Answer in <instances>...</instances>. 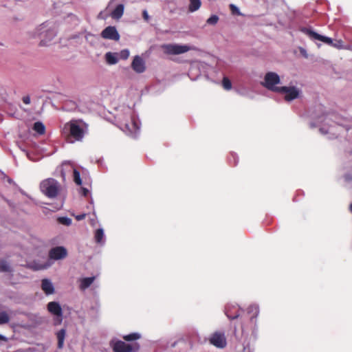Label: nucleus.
I'll list each match as a JSON object with an SVG mask.
<instances>
[{"mask_svg": "<svg viewBox=\"0 0 352 352\" xmlns=\"http://www.w3.org/2000/svg\"><path fill=\"white\" fill-rule=\"evenodd\" d=\"M101 36L105 39H110L116 41L120 39V34L114 26H108L104 28L101 32Z\"/></svg>", "mask_w": 352, "mask_h": 352, "instance_id": "ddd939ff", "label": "nucleus"}, {"mask_svg": "<svg viewBox=\"0 0 352 352\" xmlns=\"http://www.w3.org/2000/svg\"><path fill=\"white\" fill-rule=\"evenodd\" d=\"M124 13V6L122 4L118 5L112 12V17L114 19H120Z\"/></svg>", "mask_w": 352, "mask_h": 352, "instance_id": "aec40b11", "label": "nucleus"}, {"mask_svg": "<svg viewBox=\"0 0 352 352\" xmlns=\"http://www.w3.org/2000/svg\"><path fill=\"white\" fill-rule=\"evenodd\" d=\"M225 314L230 320L236 319L240 316L239 309L235 306H232V307L227 306L225 309Z\"/></svg>", "mask_w": 352, "mask_h": 352, "instance_id": "2eb2a0df", "label": "nucleus"}, {"mask_svg": "<svg viewBox=\"0 0 352 352\" xmlns=\"http://www.w3.org/2000/svg\"><path fill=\"white\" fill-rule=\"evenodd\" d=\"M222 85L226 90H230L232 88V82L227 77L223 78Z\"/></svg>", "mask_w": 352, "mask_h": 352, "instance_id": "c85d7f7f", "label": "nucleus"}, {"mask_svg": "<svg viewBox=\"0 0 352 352\" xmlns=\"http://www.w3.org/2000/svg\"><path fill=\"white\" fill-rule=\"evenodd\" d=\"M201 5L200 0H190V4L188 7V10L191 12L197 11L199 10Z\"/></svg>", "mask_w": 352, "mask_h": 352, "instance_id": "4be33fe9", "label": "nucleus"}, {"mask_svg": "<svg viewBox=\"0 0 352 352\" xmlns=\"http://www.w3.org/2000/svg\"><path fill=\"white\" fill-rule=\"evenodd\" d=\"M22 100L25 104H29L30 103V98L29 96H23Z\"/></svg>", "mask_w": 352, "mask_h": 352, "instance_id": "c9c22d12", "label": "nucleus"}, {"mask_svg": "<svg viewBox=\"0 0 352 352\" xmlns=\"http://www.w3.org/2000/svg\"><path fill=\"white\" fill-rule=\"evenodd\" d=\"M33 129L40 135H43L45 132V127L41 122H36L34 124Z\"/></svg>", "mask_w": 352, "mask_h": 352, "instance_id": "b1692460", "label": "nucleus"}, {"mask_svg": "<svg viewBox=\"0 0 352 352\" xmlns=\"http://www.w3.org/2000/svg\"><path fill=\"white\" fill-rule=\"evenodd\" d=\"M95 277H87L83 278L80 280V288L82 290H85L88 288L94 281Z\"/></svg>", "mask_w": 352, "mask_h": 352, "instance_id": "6ab92c4d", "label": "nucleus"}, {"mask_svg": "<svg viewBox=\"0 0 352 352\" xmlns=\"http://www.w3.org/2000/svg\"><path fill=\"white\" fill-rule=\"evenodd\" d=\"M302 32L308 35L310 38L322 41L324 43L328 44L336 49L340 50L344 48V43L341 39L336 40L333 41L331 38L320 35L317 32H315L314 31L307 28H303Z\"/></svg>", "mask_w": 352, "mask_h": 352, "instance_id": "20e7f679", "label": "nucleus"}, {"mask_svg": "<svg viewBox=\"0 0 352 352\" xmlns=\"http://www.w3.org/2000/svg\"><path fill=\"white\" fill-rule=\"evenodd\" d=\"M129 51L126 49L122 50L120 51V52L118 54L119 58L122 60H126L129 56Z\"/></svg>", "mask_w": 352, "mask_h": 352, "instance_id": "2f4dec72", "label": "nucleus"}, {"mask_svg": "<svg viewBox=\"0 0 352 352\" xmlns=\"http://www.w3.org/2000/svg\"><path fill=\"white\" fill-rule=\"evenodd\" d=\"M230 11L232 14H234V15H240L241 14V12L239 11V8L234 4L230 5Z\"/></svg>", "mask_w": 352, "mask_h": 352, "instance_id": "473e14b6", "label": "nucleus"}, {"mask_svg": "<svg viewBox=\"0 0 352 352\" xmlns=\"http://www.w3.org/2000/svg\"><path fill=\"white\" fill-rule=\"evenodd\" d=\"M0 340H3V341H5V342H7L8 341V338H6L4 336L0 334Z\"/></svg>", "mask_w": 352, "mask_h": 352, "instance_id": "4c0bfd02", "label": "nucleus"}, {"mask_svg": "<svg viewBox=\"0 0 352 352\" xmlns=\"http://www.w3.org/2000/svg\"><path fill=\"white\" fill-rule=\"evenodd\" d=\"M140 338H141V335L139 333H136V332L131 333L128 335H125V336H122V338L124 339V340H125L126 342L135 341V340L140 339Z\"/></svg>", "mask_w": 352, "mask_h": 352, "instance_id": "412c9836", "label": "nucleus"}, {"mask_svg": "<svg viewBox=\"0 0 352 352\" xmlns=\"http://www.w3.org/2000/svg\"><path fill=\"white\" fill-rule=\"evenodd\" d=\"M105 58L107 62L110 65L116 64L118 61V58L116 57V54L111 52H107L105 54Z\"/></svg>", "mask_w": 352, "mask_h": 352, "instance_id": "5701e85b", "label": "nucleus"}, {"mask_svg": "<svg viewBox=\"0 0 352 352\" xmlns=\"http://www.w3.org/2000/svg\"><path fill=\"white\" fill-rule=\"evenodd\" d=\"M63 135L67 142L81 141L85 135L84 129L80 126L77 120L67 122L63 129Z\"/></svg>", "mask_w": 352, "mask_h": 352, "instance_id": "f257e3e1", "label": "nucleus"}, {"mask_svg": "<svg viewBox=\"0 0 352 352\" xmlns=\"http://www.w3.org/2000/svg\"><path fill=\"white\" fill-rule=\"evenodd\" d=\"M11 269L9 264L6 261H0V272H10Z\"/></svg>", "mask_w": 352, "mask_h": 352, "instance_id": "cd10ccee", "label": "nucleus"}, {"mask_svg": "<svg viewBox=\"0 0 352 352\" xmlns=\"http://www.w3.org/2000/svg\"><path fill=\"white\" fill-rule=\"evenodd\" d=\"M345 178L348 181H350L352 179V177L351 175H346Z\"/></svg>", "mask_w": 352, "mask_h": 352, "instance_id": "58836bf2", "label": "nucleus"}, {"mask_svg": "<svg viewBox=\"0 0 352 352\" xmlns=\"http://www.w3.org/2000/svg\"><path fill=\"white\" fill-rule=\"evenodd\" d=\"M66 336V330L65 329H62L58 331L56 333V337L58 340V348L62 349L64 345V340Z\"/></svg>", "mask_w": 352, "mask_h": 352, "instance_id": "a211bd4d", "label": "nucleus"}, {"mask_svg": "<svg viewBox=\"0 0 352 352\" xmlns=\"http://www.w3.org/2000/svg\"><path fill=\"white\" fill-rule=\"evenodd\" d=\"M279 76L274 72H267L265 76L264 86L269 90L278 92L280 87L276 86L280 83Z\"/></svg>", "mask_w": 352, "mask_h": 352, "instance_id": "423d86ee", "label": "nucleus"}, {"mask_svg": "<svg viewBox=\"0 0 352 352\" xmlns=\"http://www.w3.org/2000/svg\"><path fill=\"white\" fill-rule=\"evenodd\" d=\"M132 69L137 73H143L145 69L144 60L139 56H135L131 63Z\"/></svg>", "mask_w": 352, "mask_h": 352, "instance_id": "4468645a", "label": "nucleus"}, {"mask_svg": "<svg viewBox=\"0 0 352 352\" xmlns=\"http://www.w3.org/2000/svg\"><path fill=\"white\" fill-rule=\"evenodd\" d=\"M125 129L131 134H135L140 129L138 122L134 118H131L129 123L125 124Z\"/></svg>", "mask_w": 352, "mask_h": 352, "instance_id": "f3484780", "label": "nucleus"}, {"mask_svg": "<svg viewBox=\"0 0 352 352\" xmlns=\"http://www.w3.org/2000/svg\"><path fill=\"white\" fill-rule=\"evenodd\" d=\"M10 321V317L6 311L0 312V325L7 324Z\"/></svg>", "mask_w": 352, "mask_h": 352, "instance_id": "a878e982", "label": "nucleus"}, {"mask_svg": "<svg viewBox=\"0 0 352 352\" xmlns=\"http://www.w3.org/2000/svg\"><path fill=\"white\" fill-rule=\"evenodd\" d=\"M278 93L285 94V100L292 101L299 96V90L295 87H280Z\"/></svg>", "mask_w": 352, "mask_h": 352, "instance_id": "9b49d317", "label": "nucleus"}, {"mask_svg": "<svg viewBox=\"0 0 352 352\" xmlns=\"http://www.w3.org/2000/svg\"><path fill=\"white\" fill-rule=\"evenodd\" d=\"M104 237V231L102 228H98L95 232V241L97 243H101Z\"/></svg>", "mask_w": 352, "mask_h": 352, "instance_id": "393cba45", "label": "nucleus"}, {"mask_svg": "<svg viewBox=\"0 0 352 352\" xmlns=\"http://www.w3.org/2000/svg\"><path fill=\"white\" fill-rule=\"evenodd\" d=\"M41 192L49 198L56 197L60 190L58 182L52 178L43 180L40 184Z\"/></svg>", "mask_w": 352, "mask_h": 352, "instance_id": "7ed1b4c3", "label": "nucleus"}, {"mask_svg": "<svg viewBox=\"0 0 352 352\" xmlns=\"http://www.w3.org/2000/svg\"><path fill=\"white\" fill-rule=\"evenodd\" d=\"M58 222L65 226H70L72 224V219L68 217H59L58 218Z\"/></svg>", "mask_w": 352, "mask_h": 352, "instance_id": "c756f323", "label": "nucleus"}, {"mask_svg": "<svg viewBox=\"0 0 352 352\" xmlns=\"http://www.w3.org/2000/svg\"><path fill=\"white\" fill-rule=\"evenodd\" d=\"M73 176H74V182L78 185V186H80L82 184V180H81V178H80V172L76 170V169H74V171H73Z\"/></svg>", "mask_w": 352, "mask_h": 352, "instance_id": "bb28decb", "label": "nucleus"}, {"mask_svg": "<svg viewBox=\"0 0 352 352\" xmlns=\"http://www.w3.org/2000/svg\"><path fill=\"white\" fill-rule=\"evenodd\" d=\"M41 289L46 295L52 294L54 292V287L52 282L47 278L42 280Z\"/></svg>", "mask_w": 352, "mask_h": 352, "instance_id": "dca6fc26", "label": "nucleus"}, {"mask_svg": "<svg viewBox=\"0 0 352 352\" xmlns=\"http://www.w3.org/2000/svg\"><path fill=\"white\" fill-rule=\"evenodd\" d=\"M80 193L82 196L87 197L89 194V190L86 188L81 187L80 188Z\"/></svg>", "mask_w": 352, "mask_h": 352, "instance_id": "f704fd0d", "label": "nucleus"}, {"mask_svg": "<svg viewBox=\"0 0 352 352\" xmlns=\"http://www.w3.org/2000/svg\"><path fill=\"white\" fill-rule=\"evenodd\" d=\"M210 343L214 346L223 349L227 345L226 338L224 333L221 331H215L209 338Z\"/></svg>", "mask_w": 352, "mask_h": 352, "instance_id": "9d476101", "label": "nucleus"}, {"mask_svg": "<svg viewBox=\"0 0 352 352\" xmlns=\"http://www.w3.org/2000/svg\"><path fill=\"white\" fill-rule=\"evenodd\" d=\"M36 35H34V37L38 36L41 38H43L41 39L39 44L41 46L47 45V43L55 36L54 32L51 30H47L46 27L43 24L40 25V27L36 30Z\"/></svg>", "mask_w": 352, "mask_h": 352, "instance_id": "0eeeda50", "label": "nucleus"}, {"mask_svg": "<svg viewBox=\"0 0 352 352\" xmlns=\"http://www.w3.org/2000/svg\"><path fill=\"white\" fill-rule=\"evenodd\" d=\"M67 256V249L63 246H57L49 251V257L53 260H60Z\"/></svg>", "mask_w": 352, "mask_h": 352, "instance_id": "f8f14e48", "label": "nucleus"}, {"mask_svg": "<svg viewBox=\"0 0 352 352\" xmlns=\"http://www.w3.org/2000/svg\"><path fill=\"white\" fill-rule=\"evenodd\" d=\"M142 17L145 21L148 22L149 21L150 16L148 14V12L146 11V10H144L142 11Z\"/></svg>", "mask_w": 352, "mask_h": 352, "instance_id": "72a5a7b5", "label": "nucleus"}, {"mask_svg": "<svg viewBox=\"0 0 352 352\" xmlns=\"http://www.w3.org/2000/svg\"><path fill=\"white\" fill-rule=\"evenodd\" d=\"M218 21H219L218 16L214 14V15H212L210 17H209L207 19L206 23L208 25H214L217 23Z\"/></svg>", "mask_w": 352, "mask_h": 352, "instance_id": "7c9ffc66", "label": "nucleus"}, {"mask_svg": "<svg viewBox=\"0 0 352 352\" xmlns=\"http://www.w3.org/2000/svg\"><path fill=\"white\" fill-rule=\"evenodd\" d=\"M350 210L352 212V204L350 205Z\"/></svg>", "mask_w": 352, "mask_h": 352, "instance_id": "ea45409f", "label": "nucleus"}, {"mask_svg": "<svg viewBox=\"0 0 352 352\" xmlns=\"http://www.w3.org/2000/svg\"><path fill=\"white\" fill-rule=\"evenodd\" d=\"M47 310L50 313L56 316L54 324H60L63 320V311L59 303L55 301L50 302L47 304Z\"/></svg>", "mask_w": 352, "mask_h": 352, "instance_id": "1a4fd4ad", "label": "nucleus"}, {"mask_svg": "<svg viewBox=\"0 0 352 352\" xmlns=\"http://www.w3.org/2000/svg\"><path fill=\"white\" fill-rule=\"evenodd\" d=\"M110 346L113 352H138L140 348L138 342L129 344L119 340H111Z\"/></svg>", "mask_w": 352, "mask_h": 352, "instance_id": "39448f33", "label": "nucleus"}, {"mask_svg": "<svg viewBox=\"0 0 352 352\" xmlns=\"http://www.w3.org/2000/svg\"><path fill=\"white\" fill-rule=\"evenodd\" d=\"M86 217V214L83 213V214H78V215H76L75 217V219L77 220V221H81L82 219H84Z\"/></svg>", "mask_w": 352, "mask_h": 352, "instance_id": "e433bc0d", "label": "nucleus"}, {"mask_svg": "<svg viewBox=\"0 0 352 352\" xmlns=\"http://www.w3.org/2000/svg\"><path fill=\"white\" fill-rule=\"evenodd\" d=\"M162 49L166 54L177 55L188 52L190 48L188 45H182L177 44H165L162 45Z\"/></svg>", "mask_w": 352, "mask_h": 352, "instance_id": "6e6552de", "label": "nucleus"}, {"mask_svg": "<svg viewBox=\"0 0 352 352\" xmlns=\"http://www.w3.org/2000/svg\"><path fill=\"white\" fill-rule=\"evenodd\" d=\"M258 314V309L256 307H254V314L252 316H250L248 318L243 320V324L241 325V333H238L236 329L234 330V334L238 340L241 341L243 338H246L250 330H254V327L256 326V318Z\"/></svg>", "mask_w": 352, "mask_h": 352, "instance_id": "f03ea898", "label": "nucleus"}]
</instances>
